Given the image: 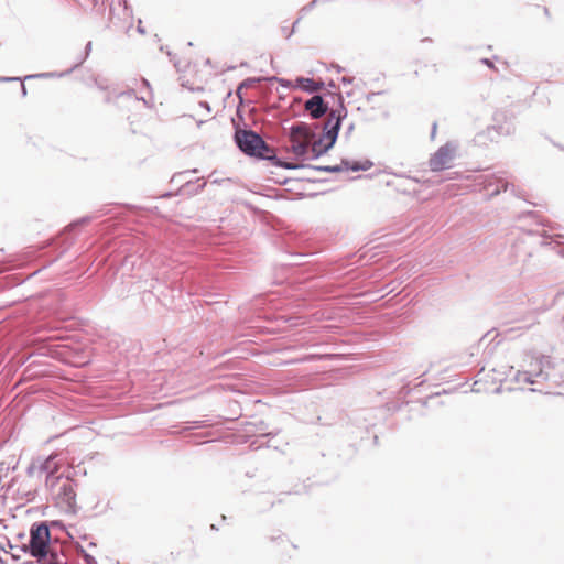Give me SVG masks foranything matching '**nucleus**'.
Instances as JSON below:
<instances>
[{"instance_id": "obj_33", "label": "nucleus", "mask_w": 564, "mask_h": 564, "mask_svg": "<svg viewBox=\"0 0 564 564\" xmlns=\"http://www.w3.org/2000/svg\"><path fill=\"white\" fill-rule=\"evenodd\" d=\"M20 80L19 77H0V82H14Z\"/></svg>"}, {"instance_id": "obj_2", "label": "nucleus", "mask_w": 564, "mask_h": 564, "mask_svg": "<svg viewBox=\"0 0 564 564\" xmlns=\"http://www.w3.org/2000/svg\"><path fill=\"white\" fill-rule=\"evenodd\" d=\"M234 141L237 148L246 155L258 160L270 161L273 165L296 170L301 165L281 160L273 148H271L264 139L251 129H237L234 134Z\"/></svg>"}, {"instance_id": "obj_18", "label": "nucleus", "mask_w": 564, "mask_h": 564, "mask_svg": "<svg viewBox=\"0 0 564 564\" xmlns=\"http://www.w3.org/2000/svg\"><path fill=\"white\" fill-rule=\"evenodd\" d=\"M18 465V460L14 456L9 457L7 460L0 462V486H2V480L8 477L9 471L14 470Z\"/></svg>"}, {"instance_id": "obj_3", "label": "nucleus", "mask_w": 564, "mask_h": 564, "mask_svg": "<svg viewBox=\"0 0 564 564\" xmlns=\"http://www.w3.org/2000/svg\"><path fill=\"white\" fill-rule=\"evenodd\" d=\"M538 225H541L543 229H529L521 231L513 245L517 254L523 256V261H528L534 254H539L544 250L545 246H549L555 241L553 239L554 236H549L544 229L546 224L543 220H538Z\"/></svg>"}, {"instance_id": "obj_14", "label": "nucleus", "mask_w": 564, "mask_h": 564, "mask_svg": "<svg viewBox=\"0 0 564 564\" xmlns=\"http://www.w3.org/2000/svg\"><path fill=\"white\" fill-rule=\"evenodd\" d=\"M90 52H91V42H88L85 46L84 56L80 57L78 59V62L70 69H68L64 73H61L58 75H56L55 73H41V74L28 75L24 77V79L26 80V79H32V78H50V77H55V76L62 77L64 75H67V74L72 73L75 68L80 66L85 62V59L89 56Z\"/></svg>"}, {"instance_id": "obj_23", "label": "nucleus", "mask_w": 564, "mask_h": 564, "mask_svg": "<svg viewBox=\"0 0 564 564\" xmlns=\"http://www.w3.org/2000/svg\"><path fill=\"white\" fill-rule=\"evenodd\" d=\"M80 557H79V564H97L96 558L88 554L82 546H79Z\"/></svg>"}, {"instance_id": "obj_11", "label": "nucleus", "mask_w": 564, "mask_h": 564, "mask_svg": "<svg viewBox=\"0 0 564 564\" xmlns=\"http://www.w3.org/2000/svg\"><path fill=\"white\" fill-rule=\"evenodd\" d=\"M113 98L117 100V101H127V102H133V104H138L139 101H143V104L147 106V107H150L149 105V101L141 97H137L133 89H130V90H127V91H121V93H117V94H113L112 93H108L106 98H105V101L106 102H112Z\"/></svg>"}, {"instance_id": "obj_35", "label": "nucleus", "mask_w": 564, "mask_h": 564, "mask_svg": "<svg viewBox=\"0 0 564 564\" xmlns=\"http://www.w3.org/2000/svg\"><path fill=\"white\" fill-rule=\"evenodd\" d=\"M380 93H370L367 95V100L368 101H371L373 99L375 96L379 95Z\"/></svg>"}, {"instance_id": "obj_47", "label": "nucleus", "mask_w": 564, "mask_h": 564, "mask_svg": "<svg viewBox=\"0 0 564 564\" xmlns=\"http://www.w3.org/2000/svg\"><path fill=\"white\" fill-rule=\"evenodd\" d=\"M329 87H335V84L333 82L329 83Z\"/></svg>"}, {"instance_id": "obj_38", "label": "nucleus", "mask_w": 564, "mask_h": 564, "mask_svg": "<svg viewBox=\"0 0 564 564\" xmlns=\"http://www.w3.org/2000/svg\"><path fill=\"white\" fill-rule=\"evenodd\" d=\"M341 82H343L344 84H350V83L352 82V79H351V78H349V77H343V78H341Z\"/></svg>"}, {"instance_id": "obj_44", "label": "nucleus", "mask_w": 564, "mask_h": 564, "mask_svg": "<svg viewBox=\"0 0 564 564\" xmlns=\"http://www.w3.org/2000/svg\"><path fill=\"white\" fill-rule=\"evenodd\" d=\"M431 41H432V40H431V39H429V37H425V39H423V40H422V42H431Z\"/></svg>"}, {"instance_id": "obj_45", "label": "nucleus", "mask_w": 564, "mask_h": 564, "mask_svg": "<svg viewBox=\"0 0 564 564\" xmlns=\"http://www.w3.org/2000/svg\"><path fill=\"white\" fill-rule=\"evenodd\" d=\"M352 129H354V126L350 124L349 128H348V132H351Z\"/></svg>"}, {"instance_id": "obj_5", "label": "nucleus", "mask_w": 564, "mask_h": 564, "mask_svg": "<svg viewBox=\"0 0 564 564\" xmlns=\"http://www.w3.org/2000/svg\"><path fill=\"white\" fill-rule=\"evenodd\" d=\"M76 486L77 484L74 479L58 475V477L51 485H47L46 488L50 490V494L58 508L66 513L75 514L77 512Z\"/></svg>"}, {"instance_id": "obj_8", "label": "nucleus", "mask_w": 564, "mask_h": 564, "mask_svg": "<svg viewBox=\"0 0 564 564\" xmlns=\"http://www.w3.org/2000/svg\"><path fill=\"white\" fill-rule=\"evenodd\" d=\"M478 182L484 186L486 191L489 192V196H496L501 191L507 192L510 189L513 195L520 197V193L517 186L512 183H509L502 176H496L495 174L480 175L478 177Z\"/></svg>"}, {"instance_id": "obj_26", "label": "nucleus", "mask_w": 564, "mask_h": 564, "mask_svg": "<svg viewBox=\"0 0 564 564\" xmlns=\"http://www.w3.org/2000/svg\"><path fill=\"white\" fill-rule=\"evenodd\" d=\"M260 82L259 78H247L243 82L240 83V88H248L254 85L256 83Z\"/></svg>"}, {"instance_id": "obj_22", "label": "nucleus", "mask_w": 564, "mask_h": 564, "mask_svg": "<svg viewBox=\"0 0 564 564\" xmlns=\"http://www.w3.org/2000/svg\"><path fill=\"white\" fill-rule=\"evenodd\" d=\"M305 129H306V123L305 122L294 123L290 128V137H289V139H293V138L300 139V135H301L302 131L305 130Z\"/></svg>"}, {"instance_id": "obj_28", "label": "nucleus", "mask_w": 564, "mask_h": 564, "mask_svg": "<svg viewBox=\"0 0 564 564\" xmlns=\"http://www.w3.org/2000/svg\"><path fill=\"white\" fill-rule=\"evenodd\" d=\"M299 21H300V19L294 21L291 31L285 30V28L282 29V32H283V34L285 35L286 39L291 37V35L294 33L295 26L297 25Z\"/></svg>"}, {"instance_id": "obj_24", "label": "nucleus", "mask_w": 564, "mask_h": 564, "mask_svg": "<svg viewBox=\"0 0 564 564\" xmlns=\"http://www.w3.org/2000/svg\"><path fill=\"white\" fill-rule=\"evenodd\" d=\"M384 173L394 175L397 177L406 178L408 181H411V182H414V183H420L421 182L416 177H411V176L405 175L404 173H397V172H393L391 170H384Z\"/></svg>"}, {"instance_id": "obj_41", "label": "nucleus", "mask_w": 564, "mask_h": 564, "mask_svg": "<svg viewBox=\"0 0 564 564\" xmlns=\"http://www.w3.org/2000/svg\"><path fill=\"white\" fill-rule=\"evenodd\" d=\"M96 84H97L99 89H102V90L106 89V87H104L99 82H96Z\"/></svg>"}, {"instance_id": "obj_34", "label": "nucleus", "mask_w": 564, "mask_h": 564, "mask_svg": "<svg viewBox=\"0 0 564 564\" xmlns=\"http://www.w3.org/2000/svg\"><path fill=\"white\" fill-rule=\"evenodd\" d=\"M87 221H88V218H86V217H85V218H82L80 220H78V221H76V223L72 224V225L69 226V229L74 228V227H75V226H77L78 224H84V223H87Z\"/></svg>"}, {"instance_id": "obj_21", "label": "nucleus", "mask_w": 564, "mask_h": 564, "mask_svg": "<svg viewBox=\"0 0 564 564\" xmlns=\"http://www.w3.org/2000/svg\"><path fill=\"white\" fill-rule=\"evenodd\" d=\"M318 128H319L318 124H315L314 127H312L306 123V129L302 131V133L300 135V140H303L305 142L310 143L311 141H313L314 139L317 138L315 130Z\"/></svg>"}, {"instance_id": "obj_29", "label": "nucleus", "mask_w": 564, "mask_h": 564, "mask_svg": "<svg viewBox=\"0 0 564 564\" xmlns=\"http://www.w3.org/2000/svg\"><path fill=\"white\" fill-rule=\"evenodd\" d=\"M188 172L196 173V172H197V170H196V169H193V170H191V171H184V172L176 173V174H174V175H173V177H172V180H171V181H172V182H176V181H178V178H181L184 174H186V173H188Z\"/></svg>"}, {"instance_id": "obj_39", "label": "nucleus", "mask_w": 564, "mask_h": 564, "mask_svg": "<svg viewBox=\"0 0 564 564\" xmlns=\"http://www.w3.org/2000/svg\"><path fill=\"white\" fill-rule=\"evenodd\" d=\"M21 91H22V95L25 96L26 95V87L23 83H21Z\"/></svg>"}, {"instance_id": "obj_48", "label": "nucleus", "mask_w": 564, "mask_h": 564, "mask_svg": "<svg viewBox=\"0 0 564 564\" xmlns=\"http://www.w3.org/2000/svg\"><path fill=\"white\" fill-rule=\"evenodd\" d=\"M89 546H96V543L90 542V543H89Z\"/></svg>"}, {"instance_id": "obj_46", "label": "nucleus", "mask_w": 564, "mask_h": 564, "mask_svg": "<svg viewBox=\"0 0 564 564\" xmlns=\"http://www.w3.org/2000/svg\"><path fill=\"white\" fill-rule=\"evenodd\" d=\"M12 557H13V558H19V555H18V554H15V553H12Z\"/></svg>"}, {"instance_id": "obj_20", "label": "nucleus", "mask_w": 564, "mask_h": 564, "mask_svg": "<svg viewBox=\"0 0 564 564\" xmlns=\"http://www.w3.org/2000/svg\"><path fill=\"white\" fill-rule=\"evenodd\" d=\"M512 380L518 383H525V384H534V380L529 375L528 371H525L523 368L522 370H517Z\"/></svg>"}, {"instance_id": "obj_42", "label": "nucleus", "mask_w": 564, "mask_h": 564, "mask_svg": "<svg viewBox=\"0 0 564 564\" xmlns=\"http://www.w3.org/2000/svg\"><path fill=\"white\" fill-rule=\"evenodd\" d=\"M142 82H143V84H144L148 88L150 87V84H149V82H148L147 79H143Z\"/></svg>"}, {"instance_id": "obj_6", "label": "nucleus", "mask_w": 564, "mask_h": 564, "mask_svg": "<svg viewBox=\"0 0 564 564\" xmlns=\"http://www.w3.org/2000/svg\"><path fill=\"white\" fill-rule=\"evenodd\" d=\"M521 367L529 372L535 383L547 381L550 370L554 368L551 356L539 352H528L524 355Z\"/></svg>"}, {"instance_id": "obj_36", "label": "nucleus", "mask_w": 564, "mask_h": 564, "mask_svg": "<svg viewBox=\"0 0 564 564\" xmlns=\"http://www.w3.org/2000/svg\"><path fill=\"white\" fill-rule=\"evenodd\" d=\"M242 89H243V88H240V85H239V86H238V88H237L236 95L239 97V99H242V95H241V90H242Z\"/></svg>"}, {"instance_id": "obj_31", "label": "nucleus", "mask_w": 564, "mask_h": 564, "mask_svg": "<svg viewBox=\"0 0 564 564\" xmlns=\"http://www.w3.org/2000/svg\"><path fill=\"white\" fill-rule=\"evenodd\" d=\"M48 527H50V529L51 528H59V529L64 528V525H63V523L61 521H51L48 523Z\"/></svg>"}, {"instance_id": "obj_17", "label": "nucleus", "mask_w": 564, "mask_h": 564, "mask_svg": "<svg viewBox=\"0 0 564 564\" xmlns=\"http://www.w3.org/2000/svg\"><path fill=\"white\" fill-rule=\"evenodd\" d=\"M341 171H367L372 167L373 163L370 160H365L362 162L359 161H350L348 159H341Z\"/></svg>"}, {"instance_id": "obj_16", "label": "nucleus", "mask_w": 564, "mask_h": 564, "mask_svg": "<svg viewBox=\"0 0 564 564\" xmlns=\"http://www.w3.org/2000/svg\"><path fill=\"white\" fill-rule=\"evenodd\" d=\"M206 186V182L204 181V178H197L195 182L193 181H187L185 182L182 187L180 188L178 193L182 194V195H189V196H193V195H196L198 193H200Z\"/></svg>"}, {"instance_id": "obj_7", "label": "nucleus", "mask_w": 564, "mask_h": 564, "mask_svg": "<svg viewBox=\"0 0 564 564\" xmlns=\"http://www.w3.org/2000/svg\"><path fill=\"white\" fill-rule=\"evenodd\" d=\"M346 117L347 109L344 106L343 98L339 97V108L330 111L329 117L323 124V133L321 138H324V140L335 145L341 127V122Z\"/></svg>"}, {"instance_id": "obj_37", "label": "nucleus", "mask_w": 564, "mask_h": 564, "mask_svg": "<svg viewBox=\"0 0 564 564\" xmlns=\"http://www.w3.org/2000/svg\"><path fill=\"white\" fill-rule=\"evenodd\" d=\"M199 105L210 111L209 105L206 101H200Z\"/></svg>"}, {"instance_id": "obj_40", "label": "nucleus", "mask_w": 564, "mask_h": 564, "mask_svg": "<svg viewBox=\"0 0 564 564\" xmlns=\"http://www.w3.org/2000/svg\"><path fill=\"white\" fill-rule=\"evenodd\" d=\"M435 132H436V123L434 122L433 127H432V137L435 135Z\"/></svg>"}, {"instance_id": "obj_25", "label": "nucleus", "mask_w": 564, "mask_h": 564, "mask_svg": "<svg viewBox=\"0 0 564 564\" xmlns=\"http://www.w3.org/2000/svg\"><path fill=\"white\" fill-rule=\"evenodd\" d=\"M387 186H393L398 192L402 194H411V189L404 185H397L393 181H388L386 183Z\"/></svg>"}, {"instance_id": "obj_10", "label": "nucleus", "mask_w": 564, "mask_h": 564, "mask_svg": "<svg viewBox=\"0 0 564 564\" xmlns=\"http://www.w3.org/2000/svg\"><path fill=\"white\" fill-rule=\"evenodd\" d=\"M304 109L312 119H319L329 111V105L324 100L323 96L314 95L304 102Z\"/></svg>"}, {"instance_id": "obj_32", "label": "nucleus", "mask_w": 564, "mask_h": 564, "mask_svg": "<svg viewBox=\"0 0 564 564\" xmlns=\"http://www.w3.org/2000/svg\"><path fill=\"white\" fill-rule=\"evenodd\" d=\"M481 63H482V64H485V65H487V66H488V67H490V68H495L494 63H492L490 59H488V58H482V59H481Z\"/></svg>"}, {"instance_id": "obj_12", "label": "nucleus", "mask_w": 564, "mask_h": 564, "mask_svg": "<svg viewBox=\"0 0 564 564\" xmlns=\"http://www.w3.org/2000/svg\"><path fill=\"white\" fill-rule=\"evenodd\" d=\"M333 147L334 144L327 142L324 138L318 137L310 142V154L307 155V159L316 160L327 153Z\"/></svg>"}, {"instance_id": "obj_19", "label": "nucleus", "mask_w": 564, "mask_h": 564, "mask_svg": "<svg viewBox=\"0 0 564 564\" xmlns=\"http://www.w3.org/2000/svg\"><path fill=\"white\" fill-rule=\"evenodd\" d=\"M300 166L299 169L307 167L311 170L319 171V172H327V173H339L341 171V163L338 165H304Z\"/></svg>"}, {"instance_id": "obj_30", "label": "nucleus", "mask_w": 564, "mask_h": 564, "mask_svg": "<svg viewBox=\"0 0 564 564\" xmlns=\"http://www.w3.org/2000/svg\"><path fill=\"white\" fill-rule=\"evenodd\" d=\"M204 426H205V424L203 421H192V422H189L188 429H202Z\"/></svg>"}, {"instance_id": "obj_9", "label": "nucleus", "mask_w": 564, "mask_h": 564, "mask_svg": "<svg viewBox=\"0 0 564 564\" xmlns=\"http://www.w3.org/2000/svg\"><path fill=\"white\" fill-rule=\"evenodd\" d=\"M456 147L446 143L442 145L429 160V166L433 172H440L452 166L455 158Z\"/></svg>"}, {"instance_id": "obj_1", "label": "nucleus", "mask_w": 564, "mask_h": 564, "mask_svg": "<svg viewBox=\"0 0 564 564\" xmlns=\"http://www.w3.org/2000/svg\"><path fill=\"white\" fill-rule=\"evenodd\" d=\"M51 532L48 522L33 523L30 529L29 543L22 545H13L9 540L6 541L10 550L17 549L20 552L29 553L35 557L39 564H65V555L57 554L50 547Z\"/></svg>"}, {"instance_id": "obj_15", "label": "nucleus", "mask_w": 564, "mask_h": 564, "mask_svg": "<svg viewBox=\"0 0 564 564\" xmlns=\"http://www.w3.org/2000/svg\"><path fill=\"white\" fill-rule=\"evenodd\" d=\"M290 141V151L295 155L296 159H307V155L310 154V143L293 138L289 139Z\"/></svg>"}, {"instance_id": "obj_27", "label": "nucleus", "mask_w": 564, "mask_h": 564, "mask_svg": "<svg viewBox=\"0 0 564 564\" xmlns=\"http://www.w3.org/2000/svg\"><path fill=\"white\" fill-rule=\"evenodd\" d=\"M273 79L278 80L280 83V85L285 87V88L293 87V84H292V82L290 79L278 78V77H273Z\"/></svg>"}, {"instance_id": "obj_13", "label": "nucleus", "mask_w": 564, "mask_h": 564, "mask_svg": "<svg viewBox=\"0 0 564 564\" xmlns=\"http://www.w3.org/2000/svg\"><path fill=\"white\" fill-rule=\"evenodd\" d=\"M325 86V83L323 80H315L313 78L307 77H297L295 79L294 87L302 89L305 93L308 94H315L323 89Z\"/></svg>"}, {"instance_id": "obj_43", "label": "nucleus", "mask_w": 564, "mask_h": 564, "mask_svg": "<svg viewBox=\"0 0 564 564\" xmlns=\"http://www.w3.org/2000/svg\"><path fill=\"white\" fill-rule=\"evenodd\" d=\"M138 31H139L140 33H144V30H143L140 25L138 26Z\"/></svg>"}, {"instance_id": "obj_4", "label": "nucleus", "mask_w": 564, "mask_h": 564, "mask_svg": "<svg viewBox=\"0 0 564 564\" xmlns=\"http://www.w3.org/2000/svg\"><path fill=\"white\" fill-rule=\"evenodd\" d=\"M58 454H51L46 457L37 456L32 459L26 468L28 477L36 479L33 490L23 492L26 496L28 501L32 500L36 492L37 485L45 479V486L51 485L58 476L55 474L59 469V462L57 460Z\"/></svg>"}]
</instances>
